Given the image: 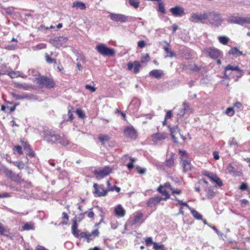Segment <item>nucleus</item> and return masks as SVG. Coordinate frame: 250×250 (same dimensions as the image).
<instances>
[{
  "instance_id": "nucleus-34",
  "label": "nucleus",
  "mask_w": 250,
  "mask_h": 250,
  "mask_svg": "<svg viewBox=\"0 0 250 250\" xmlns=\"http://www.w3.org/2000/svg\"><path fill=\"white\" fill-rule=\"evenodd\" d=\"M193 216L197 220H201L202 219V215L199 213V212L191 208V209H189Z\"/></svg>"
},
{
  "instance_id": "nucleus-35",
  "label": "nucleus",
  "mask_w": 250,
  "mask_h": 250,
  "mask_svg": "<svg viewBox=\"0 0 250 250\" xmlns=\"http://www.w3.org/2000/svg\"><path fill=\"white\" fill-rule=\"evenodd\" d=\"M107 186L108 188L107 191H114L115 190L117 192H119L121 190V188L119 187L116 186H111L109 181H107Z\"/></svg>"
},
{
  "instance_id": "nucleus-1",
  "label": "nucleus",
  "mask_w": 250,
  "mask_h": 250,
  "mask_svg": "<svg viewBox=\"0 0 250 250\" xmlns=\"http://www.w3.org/2000/svg\"><path fill=\"white\" fill-rule=\"evenodd\" d=\"M42 134L44 140L48 143L52 144L59 143L63 146H66L69 144V141L66 138L61 137L53 130L48 128L44 129Z\"/></svg>"
},
{
  "instance_id": "nucleus-40",
  "label": "nucleus",
  "mask_w": 250,
  "mask_h": 250,
  "mask_svg": "<svg viewBox=\"0 0 250 250\" xmlns=\"http://www.w3.org/2000/svg\"><path fill=\"white\" fill-rule=\"evenodd\" d=\"M219 41L223 44H227L229 42V39L227 37L220 36L218 38Z\"/></svg>"
},
{
  "instance_id": "nucleus-63",
  "label": "nucleus",
  "mask_w": 250,
  "mask_h": 250,
  "mask_svg": "<svg viewBox=\"0 0 250 250\" xmlns=\"http://www.w3.org/2000/svg\"><path fill=\"white\" fill-rule=\"evenodd\" d=\"M248 188V185L247 183H243L239 187V189L241 190H245Z\"/></svg>"
},
{
  "instance_id": "nucleus-51",
  "label": "nucleus",
  "mask_w": 250,
  "mask_h": 250,
  "mask_svg": "<svg viewBox=\"0 0 250 250\" xmlns=\"http://www.w3.org/2000/svg\"><path fill=\"white\" fill-rule=\"evenodd\" d=\"M227 170H228V171L230 174H234L235 173V168L231 164H229L227 166Z\"/></svg>"
},
{
  "instance_id": "nucleus-12",
  "label": "nucleus",
  "mask_w": 250,
  "mask_h": 250,
  "mask_svg": "<svg viewBox=\"0 0 250 250\" xmlns=\"http://www.w3.org/2000/svg\"><path fill=\"white\" fill-rule=\"evenodd\" d=\"M3 171L5 176L11 180L15 182H18L19 181L20 176L18 174H16L7 167H4Z\"/></svg>"
},
{
  "instance_id": "nucleus-10",
  "label": "nucleus",
  "mask_w": 250,
  "mask_h": 250,
  "mask_svg": "<svg viewBox=\"0 0 250 250\" xmlns=\"http://www.w3.org/2000/svg\"><path fill=\"white\" fill-rule=\"evenodd\" d=\"M202 173L203 175L207 176L211 181L216 183L219 186L221 187L223 185L222 181L216 174L207 170L203 171Z\"/></svg>"
},
{
  "instance_id": "nucleus-28",
  "label": "nucleus",
  "mask_w": 250,
  "mask_h": 250,
  "mask_svg": "<svg viewBox=\"0 0 250 250\" xmlns=\"http://www.w3.org/2000/svg\"><path fill=\"white\" fill-rule=\"evenodd\" d=\"M73 7H76L81 10H85L86 9V6L85 4L82 2L79 1H75L73 3Z\"/></svg>"
},
{
  "instance_id": "nucleus-6",
  "label": "nucleus",
  "mask_w": 250,
  "mask_h": 250,
  "mask_svg": "<svg viewBox=\"0 0 250 250\" xmlns=\"http://www.w3.org/2000/svg\"><path fill=\"white\" fill-rule=\"evenodd\" d=\"M112 168L110 167L106 166L102 169H96L94 173L97 179H102L108 176L111 173Z\"/></svg>"
},
{
  "instance_id": "nucleus-37",
  "label": "nucleus",
  "mask_w": 250,
  "mask_h": 250,
  "mask_svg": "<svg viewBox=\"0 0 250 250\" xmlns=\"http://www.w3.org/2000/svg\"><path fill=\"white\" fill-rule=\"evenodd\" d=\"M207 193V196L208 198H211L214 196L215 193L213 190L210 188H207L205 189Z\"/></svg>"
},
{
  "instance_id": "nucleus-26",
  "label": "nucleus",
  "mask_w": 250,
  "mask_h": 250,
  "mask_svg": "<svg viewBox=\"0 0 250 250\" xmlns=\"http://www.w3.org/2000/svg\"><path fill=\"white\" fill-rule=\"evenodd\" d=\"M72 229V233L74 235V236L76 237H79V233H78V225L77 223V220H74L73 222L72 226L71 227Z\"/></svg>"
},
{
  "instance_id": "nucleus-3",
  "label": "nucleus",
  "mask_w": 250,
  "mask_h": 250,
  "mask_svg": "<svg viewBox=\"0 0 250 250\" xmlns=\"http://www.w3.org/2000/svg\"><path fill=\"white\" fill-rule=\"evenodd\" d=\"M95 49L99 54L104 56L113 57L116 52L114 48L108 47L104 43L96 45Z\"/></svg>"
},
{
  "instance_id": "nucleus-42",
  "label": "nucleus",
  "mask_w": 250,
  "mask_h": 250,
  "mask_svg": "<svg viewBox=\"0 0 250 250\" xmlns=\"http://www.w3.org/2000/svg\"><path fill=\"white\" fill-rule=\"evenodd\" d=\"M239 67L238 66H233L230 64H229L227 65V66L225 68V71L228 70H232L237 71L238 69H239Z\"/></svg>"
},
{
  "instance_id": "nucleus-5",
  "label": "nucleus",
  "mask_w": 250,
  "mask_h": 250,
  "mask_svg": "<svg viewBox=\"0 0 250 250\" xmlns=\"http://www.w3.org/2000/svg\"><path fill=\"white\" fill-rule=\"evenodd\" d=\"M228 22L232 24H237L240 25H243L245 24H250V18L239 16H230L228 18Z\"/></svg>"
},
{
  "instance_id": "nucleus-38",
  "label": "nucleus",
  "mask_w": 250,
  "mask_h": 250,
  "mask_svg": "<svg viewBox=\"0 0 250 250\" xmlns=\"http://www.w3.org/2000/svg\"><path fill=\"white\" fill-rule=\"evenodd\" d=\"M130 162L126 165L127 168L129 169H131L134 167L133 162L136 161V159L132 157H129Z\"/></svg>"
},
{
  "instance_id": "nucleus-64",
  "label": "nucleus",
  "mask_w": 250,
  "mask_h": 250,
  "mask_svg": "<svg viewBox=\"0 0 250 250\" xmlns=\"http://www.w3.org/2000/svg\"><path fill=\"white\" fill-rule=\"evenodd\" d=\"M19 86L25 90H27L29 87V85L25 83L19 84Z\"/></svg>"
},
{
  "instance_id": "nucleus-2",
  "label": "nucleus",
  "mask_w": 250,
  "mask_h": 250,
  "mask_svg": "<svg viewBox=\"0 0 250 250\" xmlns=\"http://www.w3.org/2000/svg\"><path fill=\"white\" fill-rule=\"evenodd\" d=\"M221 14L216 11H208L207 14V24L215 28L220 26L224 22Z\"/></svg>"
},
{
  "instance_id": "nucleus-23",
  "label": "nucleus",
  "mask_w": 250,
  "mask_h": 250,
  "mask_svg": "<svg viewBox=\"0 0 250 250\" xmlns=\"http://www.w3.org/2000/svg\"><path fill=\"white\" fill-rule=\"evenodd\" d=\"M93 188L95 189L94 193L98 194V196H104L107 193V190L105 189L103 187H101V189H102V191H100L98 189V185L96 184H94L93 185Z\"/></svg>"
},
{
  "instance_id": "nucleus-39",
  "label": "nucleus",
  "mask_w": 250,
  "mask_h": 250,
  "mask_svg": "<svg viewBox=\"0 0 250 250\" xmlns=\"http://www.w3.org/2000/svg\"><path fill=\"white\" fill-rule=\"evenodd\" d=\"M158 10L161 12L162 14H164L166 13V10L165 8L164 4L162 2L158 1Z\"/></svg>"
},
{
  "instance_id": "nucleus-47",
  "label": "nucleus",
  "mask_w": 250,
  "mask_h": 250,
  "mask_svg": "<svg viewBox=\"0 0 250 250\" xmlns=\"http://www.w3.org/2000/svg\"><path fill=\"white\" fill-rule=\"evenodd\" d=\"M164 49L167 53L169 54V55L168 56H166V57H173L175 56V54L172 51H171L168 47L165 46L164 47Z\"/></svg>"
},
{
  "instance_id": "nucleus-43",
  "label": "nucleus",
  "mask_w": 250,
  "mask_h": 250,
  "mask_svg": "<svg viewBox=\"0 0 250 250\" xmlns=\"http://www.w3.org/2000/svg\"><path fill=\"white\" fill-rule=\"evenodd\" d=\"M128 1L130 5L134 7L135 8H137L139 7V0H128Z\"/></svg>"
},
{
  "instance_id": "nucleus-7",
  "label": "nucleus",
  "mask_w": 250,
  "mask_h": 250,
  "mask_svg": "<svg viewBox=\"0 0 250 250\" xmlns=\"http://www.w3.org/2000/svg\"><path fill=\"white\" fill-rule=\"evenodd\" d=\"M37 83L48 88H53L55 85V83L51 78L45 76H42L39 78Z\"/></svg>"
},
{
  "instance_id": "nucleus-52",
  "label": "nucleus",
  "mask_w": 250,
  "mask_h": 250,
  "mask_svg": "<svg viewBox=\"0 0 250 250\" xmlns=\"http://www.w3.org/2000/svg\"><path fill=\"white\" fill-rule=\"evenodd\" d=\"M46 47V45L44 43H39L36 46L34 47L33 49L34 50H40L43 48H45Z\"/></svg>"
},
{
  "instance_id": "nucleus-24",
  "label": "nucleus",
  "mask_w": 250,
  "mask_h": 250,
  "mask_svg": "<svg viewBox=\"0 0 250 250\" xmlns=\"http://www.w3.org/2000/svg\"><path fill=\"white\" fill-rule=\"evenodd\" d=\"M114 213L116 216L123 217L125 215V211L121 205H118L115 208Z\"/></svg>"
},
{
  "instance_id": "nucleus-9",
  "label": "nucleus",
  "mask_w": 250,
  "mask_h": 250,
  "mask_svg": "<svg viewBox=\"0 0 250 250\" xmlns=\"http://www.w3.org/2000/svg\"><path fill=\"white\" fill-rule=\"evenodd\" d=\"M67 38L63 36L56 37L51 40V42L57 48L65 46L67 42Z\"/></svg>"
},
{
  "instance_id": "nucleus-58",
  "label": "nucleus",
  "mask_w": 250,
  "mask_h": 250,
  "mask_svg": "<svg viewBox=\"0 0 250 250\" xmlns=\"http://www.w3.org/2000/svg\"><path fill=\"white\" fill-rule=\"evenodd\" d=\"M229 144L230 146H233L237 145V141L234 139V138H231L229 140Z\"/></svg>"
},
{
  "instance_id": "nucleus-54",
  "label": "nucleus",
  "mask_w": 250,
  "mask_h": 250,
  "mask_svg": "<svg viewBox=\"0 0 250 250\" xmlns=\"http://www.w3.org/2000/svg\"><path fill=\"white\" fill-rule=\"evenodd\" d=\"M13 150L17 151V153L20 155L22 154V147L18 145L14 146Z\"/></svg>"
},
{
  "instance_id": "nucleus-61",
  "label": "nucleus",
  "mask_w": 250,
  "mask_h": 250,
  "mask_svg": "<svg viewBox=\"0 0 250 250\" xmlns=\"http://www.w3.org/2000/svg\"><path fill=\"white\" fill-rule=\"evenodd\" d=\"M210 228H212V229H213L215 232L220 236H222L223 235V233L221 232H220L214 226H211L208 224Z\"/></svg>"
},
{
  "instance_id": "nucleus-13",
  "label": "nucleus",
  "mask_w": 250,
  "mask_h": 250,
  "mask_svg": "<svg viewBox=\"0 0 250 250\" xmlns=\"http://www.w3.org/2000/svg\"><path fill=\"white\" fill-rule=\"evenodd\" d=\"M192 110L189 107V104L185 102L183 104V108L180 109L177 113L178 118H182L184 117L186 113H191Z\"/></svg>"
},
{
  "instance_id": "nucleus-46",
  "label": "nucleus",
  "mask_w": 250,
  "mask_h": 250,
  "mask_svg": "<svg viewBox=\"0 0 250 250\" xmlns=\"http://www.w3.org/2000/svg\"><path fill=\"white\" fill-rule=\"evenodd\" d=\"M136 169L137 172L140 174H144L146 173V168L141 167L139 166L136 167Z\"/></svg>"
},
{
  "instance_id": "nucleus-50",
  "label": "nucleus",
  "mask_w": 250,
  "mask_h": 250,
  "mask_svg": "<svg viewBox=\"0 0 250 250\" xmlns=\"http://www.w3.org/2000/svg\"><path fill=\"white\" fill-rule=\"evenodd\" d=\"M234 109L233 107L228 108L226 110V114L230 116H233L234 113Z\"/></svg>"
},
{
  "instance_id": "nucleus-4",
  "label": "nucleus",
  "mask_w": 250,
  "mask_h": 250,
  "mask_svg": "<svg viewBox=\"0 0 250 250\" xmlns=\"http://www.w3.org/2000/svg\"><path fill=\"white\" fill-rule=\"evenodd\" d=\"M207 11L203 13H192L190 15L189 20L193 23L201 22L202 23H206L207 22Z\"/></svg>"
},
{
  "instance_id": "nucleus-29",
  "label": "nucleus",
  "mask_w": 250,
  "mask_h": 250,
  "mask_svg": "<svg viewBox=\"0 0 250 250\" xmlns=\"http://www.w3.org/2000/svg\"><path fill=\"white\" fill-rule=\"evenodd\" d=\"M11 95L13 98H14L16 100H23L29 99V96L27 94H23L22 95L17 94L14 93H12Z\"/></svg>"
},
{
  "instance_id": "nucleus-18",
  "label": "nucleus",
  "mask_w": 250,
  "mask_h": 250,
  "mask_svg": "<svg viewBox=\"0 0 250 250\" xmlns=\"http://www.w3.org/2000/svg\"><path fill=\"white\" fill-rule=\"evenodd\" d=\"M141 102L139 99L134 98L130 102L128 105V109L131 110L133 112H135L139 109Z\"/></svg>"
},
{
  "instance_id": "nucleus-55",
  "label": "nucleus",
  "mask_w": 250,
  "mask_h": 250,
  "mask_svg": "<svg viewBox=\"0 0 250 250\" xmlns=\"http://www.w3.org/2000/svg\"><path fill=\"white\" fill-rule=\"evenodd\" d=\"M170 132L171 135H174V134L176 132L180 133V130L179 128L177 126H176L170 128Z\"/></svg>"
},
{
  "instance_id": "nucleus-32",
  "label": "nucleus",
  "mask_w": 250,
  "mask_h": 250,
  "mask_svg": "<svg viewBox=\"0 0 250 250\" xmlns=\"http://www.w3.org/2000/svg\"><path fill=\"white\" fill-rule=\"evenodd\" d=\"M110 139V136L107 134H101L99 137V141L104 144Z\"/></svg>"
},
{
  "instance_id": "nucleus-31",
  "label": "nucleus",
  "mask_w": 250,
  "mask_h": 250,
  "mask_svg": "<svg viewBox=\"0 0 250 250\" xmlns=\"http://www.w3.org/2000/svg\"><path fill=\"white\" fill-rule=\"evenodd\" d=\"M229 53V54H232L235 56H239L243 54V52L239 50L236 47L231 48Z\"/></svg>"
},
{
  "instance_id": "nucleus-25",
  "label": "nucleus",
  "mask_w": 250,
  "mask_h": 250,
  "mask_svg": "<svg viewBox=\"0 0 250 250\" xmlns=\"http://www.w3.org/2000/svg\"><path fill=\"white\" fill-rule=\"evenodd\" d=\"M149 75L155 78L159 79L164 75V72L163 70L160 69H154L151 70L149 72Z\"/></svg>"
},
{
  "instance_id": "nucleus-41",
  "label": "nucleus",
  "mask_w": 250,
  "mask_h": 250,
  "mask_svg": "<svg viewBox=\"0 0 250 250\" xmlns=\"http://www.w3.org/2000/svg\"><path fill=\"white\" fill-rule=\"evenodd\" d=\"M153 248L155 250H165L164 246L162 244H159L156 242H153Z\"/></svg>"
},
{
  "instance_id": "nucleus-44",
  "label": "nucleus",
  "mask_w": 250,
  "mask_h": 250,
  "mask_svg": "<svg viewBox=\"0 0 250 250\" xmlns=\"http://www.w3.org/2000/svg\"><path fill=\"white\" fill-rule=\"evenodd\" d=\"M178 151L179 154L181 155L180 158H182L183 159H184V158H187L188 157V154L186 151L179 149Z\"/></svg>"
},
{
  "instance_id": "nucleus-15",
  "label": "nucleus",
  "mask_w": 250,
  "mask_h": 250,
  "mask_svg": "<svg viewBox=\"0 0 250 250\" xmlns=\"http://www.w3.org/2000/svg\"><path fill=\"white\" fill-rule=\"evenodd\" d=\"M125 135L127 137L136 139L137 137V131L132 126H126L124 130Z\"/></svg>"
},
{
  "instance_id": "nucleus-30",
  "label": "nucleus",
  "mask_w": 250,
  "mask_h": 250,
  "mask_svg": "<svg viewBox=\"0 0 250 250\" xmlns=\"http://www.w3.org/2000/svg\"><path fill=\"white\" fill-rule=\"evenodd\" d=\"M157 190L160 193H161L165 196V198H163V200H166L169 198L170 196L168 193L165 189H164V187L162 186H160V187H159Z\"/></svg>"
},
{
  "instance_id": "nucleus-57",
  "label": "nucleus",
  "mask_w": 250,
  "mask_h": 250,
  "mask_svg": "<svg viewBox=\"0 0 250 250\" xmlns=\"http://www.w3.org/2000/svg\"><path fill=\"white\" fill-rule=\"evenodd\" d=\"M15 165L20 169H22L24 168V165L22 162H14Z\"/></svg>"
},
{
  "instance_id": "nucleus-22",
  "label": "nucleus",
  "mask_w": 250,
  "mask_h": 250,
  "mask_svg": "<svg viewBox=\"0 0 250 250\" xmlns=\"http://www.w3.org/2000/svg\"><path fill=\"white\" fill-rule=\"evenodd\" d=\"M141 67L140 63L138 61H134L133 63L129 62L127 64V67L129 70L133 68L134 73L137 74L139 72V68Z\"/></svg>"
},
{
  "instance_id": "nucleus-45",
  "label": "nucleus",
  "mask_w": 250,
  "mask_h": 250,
  "mask_svg": "<svg viewBox=\"0 0 250 250\" xmlns=\"http://www.w3.org/2000/svg\"><path fill=\"white\" fill-rule=\"evenodd\" d=\"M45 61H46L47 62H48L49 63H56L57 62L56 60L55 59H52L51 58H50L47 54H45Z\"/></svg>"
},
{
  "instance_id": "nucleus-21",
  "label": "nucleus",
  "mask_w": 250,
  "mask_h": 250,
  "mask_svg": "<svg viewBox=\"0 0 250 250\" xmlns=\"http://www.w3.org/2000/svg\"><path fill=\"white\" fill-rule=\"evenodd\" d=\"M175 153L171 152L170 154L169 157L167 158L165 161V166L171 168L174 165V161H175Z\"/></svg>"
},
{
  "instance_id": "nucleus-27",
  "label": "nucleus",
  "mask_w": 250,
  "mask_h": 250,
  "mask_svg": "<svg viewBox=\"0 0 250 250\" xmlns=\"http://www.w3.org/2000/svg\"><path fill=\"white\" fill-rule=\"evenodd\" d=\"M99 231L97 229H95L91 232V233L87 232L86 236V240L88 243L92 240L95 236H98Z\"/></svg>"
},
{
  "instance_id": "nucleus-11",
  "label": "nucleus",
  "mask_w": 250,
  "mask_h": 250,
  "mask_svg": "<svg viewBox=\"0 0 250 250\" xmlns=\"http://www.w3.org/2000/svg\"><path fill=\"white\" fill-rule=\"evenodd\" d=\"M109 16L114 21L123 23L128 21V17L121 14L110 13Z\"/></svg>"
},
{
  "instance_id": "nucleus-33",
  "label": "nucleus",
  "mask_w": 250,
  "mask_h": 250,
  "mask_svg": "<svg viewBox=\"0 0 250 250\" xmlns=\"http://www.w3.org/2000/svg\"><path fill=\"white\" fill-rule=\"evenodd\" d=\"M22 229L23 230H32L34 229V223L32 222H27L25 223Z\"/></svg>"
},
{
  "instance_id": "nucleus-17",
  "label": "nucleus",
  "mask_w": 250,
  "mask_h": 250,
  "mask_svg": "<svg viewBox=\"0 0 250 250\" xmlns=\"http://www.w3.org/2000/svg\"><path fill=\"white\" fill-rule=\"evenodd\" d=\"M144 214L141 212H137L133 214L132 225H141L144 221Z\"/></svg>"
},
{
  "instance_id": "nucleus-16",
  "label": "nucleus",
  "mask_w": 250,
  "mask_h": 250,
  "mask_svg": "<svg viewBox=\"0 0 250 250\" xmlns=\"http://www.w3.org/2000/svg\"><path fill=\"white\" fill-rule=\"evenodd\" d=\"M179 159L180 164L183 168V172L186 173L190 171L192 167L190 162L185 159H183L182 158H180Z\"/></svg>"
},
{
  "instance_id": "nucleus-20",
  "label": "nucleus",
  "mask_w": 250,
  "mask_h": 250,
  "mask_svg": "<svg viewBox=\"0 0 250 250\" xmlns=\"http://www.w3.org/2000/svg\"><path fill=\"white\" fill-rule=\"evenodd\" d=\"M163 200V198L159 196L152 197L148 201L147 205L148 207H152L153 206L158 205Z\"/></svg>"
},
{
  "instance_id": "nucleus-60",
  "label": "nucleus",
  "mask_w": 250,
  "mask_h": 250,
  "mask_svg": "<svg viewBox=\"0 0 250 250\" xmlns=\"http://www.w3.org/2000/svg\"><path fill=\"white\" fill-rule=\"evenodd\" d=\"M146 44V42L144 41H140L138 42V46L141 48H144Z\"/></svg>"
},
{
  "instance_id": "nucleus-49",
  "label": "nucleus",
  "mask_w": 250,
  "mask_h": 250,
  "mask_svg": "<svg viewBox=\"0 0 250 250\" xmlns=\"http://www.w3.org/2000/svg\"><path fill=\"white\" fill-rule=\"evenodd\" d=\"M150 61V58L148 54H146L143 56L141 59V62L142 63H146Z\"/></svg>"
},
{
  "instance_id": "nucleus-56",
  "label": "nucleus",
  "mask_w": 250,
  "mask_h": 250,
  "mask_svg": "<svg viewBox=\"0 0 250 250\" xmlns=\"http://www.w3.org/2000/svg\"><path fill=\"white\" fill-rule=\"evenodd\" d=\"M76 112L77 114V115H78V116L79 117V118H84L85 115L83 113L82 110H81L80 109H77L76 111Z\"/></svg>"
},
{
  "instance_id": "nucleus-48",
  "label": "nucleus",
  "mask_w": 250,
  "mask_h": 250,
  "mask_svg": "<svg viewBox=\"0 0 250 250\" xmlns=\"http://www.w3.org/2000/svg\"><path fill=\"white\" fill-rule=\"evenodd\" d=\"M237 73L235 75V81H237L238 79L241 78L244 75V72L242 70L239 69L237 71Z\"/></svg>"
},
{
  "instance_id": "nucleus-14",
  "label": "nucleus",
  "mask_w": 250,
  "mask_h": 250,
  "mask_svg": "<svg viewBox=\"0 0 250 250\" xmlns=\"http://www.w3.org/2000/svg\"><path fill=\"white\" fill-rule=\"evenodd\" d=\"M169 11L175 17H181L185 15L184 9L179 6L171 8L169 9Z\"/></svg>"
},
{
  "instance_id": "nucleus-8",
  "label": "nucleus",
  "mask_w": 250,
  "mask_h": 250,
  "mask_svg": "<svg viewBox=\"0 0 250 250\" xmlns=\"http://www.w3.org/2000/svg\"><path fill=\"white\" fill-rule=\"evenodd\" d=\"M204 53L213 59H217L221 54V51L214 47H208L204 50Z\"/></svg>"
},
{
  "instance_id": "nucleus-19",
  "label": "nucleus",
  "mask_w": 250,
  "mask_h": 250,
  "mask_svg": "<svg viewBox=\"0 0 250 250\" xmlns=\"http://www.w3.org/2000/svg\"><path fill=\"white\" fill-rule=\"evenodd\" d=\"M167 138V135L166 133L157 132L152 135V140L154 143H157Z\"/></svg>"
},
{
  "instance_id": "nucleus-53",
  "label": "nucleus",
  "mask_w": 250,
  "mask_h": 250,
  "mask_svg": "<svg viewBox=\"0 0 250 250\" xmlns=\"http://www.w3.org/2000/svg\"><path fill=\"white\" fill-rule=\"evenodd\" d=\"M175 199L178 201V203L182 206H186L187 208H188V209H191V207H190L186 203L182 201V200H180L179 199H178L176 197H175Z\"/></svg>"
},
{
  "instance_id": "nucleus-36",
  "label": "nucleus",
  "mask_w": 250,
  "mask_h": 250,
  "mask_svg": "<svg viewBox=\"0 0 250 250\" xmlns=\"http://www.w3.org/2000/svg\"><path fill=\"white\" fill-rule=\"evenodd\" d=\"M233 108L236 111H239L243 109L244 106L241 103L237 102L234 104Z\"/></svg>"
},
{
  "instance_id": "nucleus-62",
  "label": "nucleus",
  "mask_w": 250,
  "mask_h": 250,
  "mask_svg": "<svg viewBox=\"0 0 250 250\" xmlns=\"http://www.w3.org/2000/svg\"><path fill=\"white\" fill-rule=\"evenodd\" d=\"M85 88L86 89L89 90L92 92H94L96 90V88L94 86H91L88 84H86L85 85Z\"/></svg>"
},
{
  "instance_id": "nucleus-59",
  "label": "nucleus",
  "mask_w": 250,
  "mask_h": 250,
  "mask_svg": "<svg viewBox=\"0 0 250 250\" xmlns=\"http://www.w3.org/2000/svg\"><path fill=\"white\" fill-rule=\"evenodd\" d=\"M21 144L24 150L27 151L30 149V146L26 142L22 141Z\"/></svg>"
}]
</instances>
